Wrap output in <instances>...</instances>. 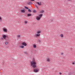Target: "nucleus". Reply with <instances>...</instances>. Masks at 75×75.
Wrapping results in <instances>:
<instances>
[{
    "label": "nucleus",
    "mask_w": 75,
    "mask_h": 75,
    "mask_svg": "<svg viewBox=\"0 0 75 75\" xmlns=\"http://www.w3.org/2000/svg\"><path fill=\"white\" fill-rule=\"evenodd\" d=\"M30 1H34V0H31Z\"/></svg>",
    "instance_id": "28"
},
{
    "label": "nucleus",
    "mask_w": 75,
    "mask_h": 75,
    "mask_svg": "<svg viewBox=\"0 0 75 75\" xmlns=\"http://www.w3.org/2000/svg\"><path fill=\"white\" fill-rule=\"evenodd\" d=\"M3 37L4 39H5L6 38V37H7V35H3Z\"/></svg>",
    "instance_id": "8"
},
{
    "label": "nucleus",
    "mask_w": 75,
    "mask_h": 75,
    "mask_svg": "<svg viewBox=\"0 0 75 75\" xmlns=\"http://www.w3.org/2000/svg\"><path fill=\"white\" fill-rule=\"evenodd\" d=\"M37 4H38V5H39V6H41V3L40 2V3L39 2H37Z\"/></svg>",
    "instance_id": "11"
},
{
    "label": "nucleus",
    "mask_w": 75,
    "mask_h": 75,
    "mask_svg": "<svg viewBox=\"0 0 75 75\" xmlns=\"http://www.w3.org/2000/svg\"><path fill=\"white\" fill-rule=\"evenodd\" d=\"M2 20V18H1V17L0 16V21L1 22V21Z\"/></svg>",
    "instance_id": "20"
},
{
    "label": "nucleus",
    "mask_w": 75,
    "mask_h": 75,
    "mask_svg": "<svg viewBox=\"0 0 75 75\" xmlns=\"http://www.w3.org/2000/svg\"><path fill=\"white\" fill-rule=\"evenodd\" d=\"M36 62L34 59H33L32 61L30 62V65L33 68H35L36 67Z\"/></svg>",
    "instance_id": "1"
},
{
    "label": "nucleus",
    "mask_w": 75,
    "mask_h": 75,
    "mask_svg": "<svg viewBox=\"0 0 75 75\" xmlns=\"http://www.w3.org/2000/svg\"><path fill=\"white\" fill-rule=\"evenodd\" d=\"M41 30H39L36 32V34H35V37H40V35H41V34H40V33H41Z\"/></svg>",
    "instance_id": "2"
},
{
    "label": "nucleus",
    "mask_w": 75,
    "mask_h": 75,
    "mask_svg": "<svg viewBox=\"0 0 75 75\" xmlns=\"http://www.w3.org/2000/svg\"><path fill=\"white\" fill-rule=\"evenodd\" d=\"M21 13H24L25 12V11L24 10H22L21 11Z\"/></svg>",
    "instance_id": "12"
},
{
    "label": "nucleus",
    "mask_w": 75,
    "mask_h": 75,
    "mask_svg": "<svg viewBox=\"0 0 75 75\" xmlns=\"http://www.w3.org/2000/svg\"><path fill=\"white\" fill-rule=\"evenodd\" d=\"M22 45H23V46H25V47H26V46L27 45V43L25 42H23L22 43Z\"/></svg>",
    "instance_id": "4"
},
{
    "label": "nucleus",
    "mask_w": 75,
    "mask_h": 75,
    "mask_svg": "<svg viewBox=\"0 0 75 75\" xmlns=\"http://www.w3.org/2000/svg\"><path fill=\"white\" fill-rule=\"evenodd\" d=\"M38 71H39V70L38 69H35L34 70V71L35 72H38Z\"/></svg>",
    "instance_id": "9"
},
{
    "label": "nucleus",
    "mask_w": 75,
    "mask_h": 75,
    "mask_svg": "<svg viewBox=\"0 0 75 75\" xmlns=\"http://www.w3.org/2000/svg\"><path fill=\"white\" fill-rule=\"evenodd\" d=\"M51 61V60L50 59V58L48 57L47 58V59H46V61L47 62H50Z\"/></svg>",
    "instance_id": "6"
},
{
    "label": "nucleus",
    "mask_w": 75,
    "mask_h": 75,
    "mask_svg": "<svg viewBox=\"0 0 75 75\" xmlns=\"http://www.w3.org/2000/svg\"><path fill=\"white\" fill-rule=\"evenodd\" d=\"M24 53L25 54H27V52H24Z\"/></svg>",
    "instance_id": "24"
},
{
    "label": "nucleus",
    "mask_w": 75,
    "mask_h": 75,
    "mask_svg": "<svg viewBox=\"0 0 75 75\" xmlns=\"http://www.w3.org/2000/svg\"><path fill=\"white\" fill-rule=\"evenodd\" d=\"M25 9H28V8L27 6H25Z\"/></svg>",
    "instance_id": "23"
},
{
    "label": "nucleus",
    "mask_w": 75,
    "mask_h": 75,
    "mask_svg": "<svg viewBox=\"0 0 75 75\" xmlns=\"http://www.w3.org/2000/svg\"><path fill=\"white\" fill-rule=\"evenodd\" d=\"M3 31L4 33H7V30L5 28H3Z\"/></svg>",
    "instance_id": "3"
},
{
    "label": "nucleus",
    "mask_w": 75,
    "mask_h": 75,
    "mask_svg": "<svg viewBox=\"0 0 75 75\" xmlns=\"http://www.w3.org/2000/svg\"><path fill=\"white\" fill-rule=\"evenodd\" d=\"M27 16L28 17H29V16H31V14H28L27 15Z\"/></svg>",
    "instance_id": "18"
},
{
    "label": "nucleus",
    "mask_w": 75,
    "mask_h": 75,
    "mask_svg": "<svg viewBox=\"0 0 75 75\" xmlns=\"http://www.w3.org/2000/svg\"><path fill=\"white\" fill-rule=\"evenodd\" d=\"M36 8H38V7H37V6H36Z\"/></svg>",
    "instance_id": "32"
},
{
    "label": "nucleus",
    "mask_w": 75,
    "mask_h": 75,
    "mask_svg": "<svg viewBox=\"0 0 75 75\" xmlns=\"http://www.w3.org/2000/svg\"><path fill=\"white\" fill-rule=\"evenodd\" d=\"M68 0V1H70L71 0Z\"/></svg>",
    "instance_id": "31"
},
{
    "label": "nucleus",
    "mask_w": 75,
    "mask_h": 75,
    "mask_svg": "<svg viewBox=\"0 0 75 75\" xmlns=\"http://www.w3.org/2000/svg\"><path fill=\"white\" fill-rule=\"evenodd\" d=\"M68 75H71V74H69Z\"/></svg>",
    "instance_id": "30"
},
{
    "label": "nucleus",
    "mask_w": 75,
    "mask_h": 75,
    "mask_svg": "<svg viewBox=\"0 0 75 75\" xmlns=\"http://www.w3.org/2000/svg\"><path fill=\"white\" fill-rule=\"evenodd\" d=\"M72 64L73 65H74V64H75V63H74V62H73Z\"/></svg>",
    "instance_id": "29"
},
{
    "label": "nucleus",
    "mask_w": 75,
    "mask_h": 75,
    "mask_svg": "<svg viewBox=\"0 0 75 75\" xmlns=\"http://www.w3.org/2000/svg\"><path fill=\"white\" fill-rule=\"evenodd\" d=\"M59 74H60V75L62 74V73H61V72L59 73Z\"/></svg>",
    "instance_id": "27"
},
{
    "label": "nucleus",
    "mask_w": 75,
    "mask_h": 75,
    "mask_svg": "<svg viewBox=\"0 0 75 75\" xmlns=\"http://www.w3.org/2000/svg\"><path fill=\"white\" fill-rule=\"evenodd\" d=\"M33 13H37V11H36V10H34L33 11Z\"/></svg>",
    "instance_id": "17"
},
{
    "label": "nucleus",
    "mask_w": 75,
    "mask_h": 75,
    "mask_svg": "<svg viewBox=\"0 0 75 75\" xmlns=\"http://www.w3.org/2000/svg\"><path fill=\"white\" fill-rule=\"evenodd\" d=\"M36 19L37 20H40L41 19L40 18L39 16H37L36 17Z\"/></svg>",
    "instance_id": "5"
},
{
    "label": "nucleus",
    "mask_w": 75,
    "mask_h": 75,
    "mask_svg": "<svg viewBox=\"0 0 75 75\" xmlns=\"http://www.w3.org/2000/svg\"><path fill=\"white\" fill-rule=\"evenodd\" d=\"M8 42H5V45H8Z\"/></svg>",
    "instance_id": "14"
},
{
    "label": "nucleus",
    "mask_w": 75,
    "mask_h": 75,
    "mask_svg": "<svg viewBox=\"0 0 75 75\" xmlns=\"http://www.w3.org/2000/svg\"><path fill=\"white\" fill-rule=\"evenodd\" d=\"M39 17H40V18H41L42 16V14H40L39 15Z\"/></svg>",
    "instance_id": "16"
},
{
    "label": "nucleus",
    "mask_w": 75,
    "mask_h": 75,
    "mask_svg": "<svg viewBox=\"0 0 75 75\" xmlns=\"http://www.w3.org/2000/svg\"><path fill=\"white\" fill-rule=\"evenodd\" d=\"M28 11H29V13H31V11L30 9H28Z\"/></svg>",
    "instance_id": "21"
},
{
    "label": "nucleus",
    "mask_w": 75,
    "mask_h": 75,
    "mask_svg": "<svg viewBox=\"0 0 75 75\" xmlns=\"http://www.w3.org/2000/svg\"><path fill=\"white\" fill-rule=\"evenodd\" d=\"M20 35H18L17 36V37H18V38H20Z\"/></svg>",
    "instance_id": "22"
},
{
    "label": "nucleus",
    "mask_w": 75,
    "mask_h": 75,
    "mask_svg": "<svg viewBox=\"0 0 75 75\" xmlns=\"http://www.w3.org/2000/svg\"><path fill=\"white\" fill-rule=\"evenodd\" d=\"M19 47V48H20L23 49L24 48V46L22 45H20Z\"/></svg>",
    "instance_id": "7"
},
{
    "label": "nucleus",
    "mask_w": 75,
    "mask_h": 75,
    "mask_svg": "<svg viewBox=\"0 0 75 75\" xmlns=\"http://www.w3.org/2000/svg\"><path fill=\"white\" fill-rule=\"evenodd\" d=\"M25 24H27V21H25Z\"/></svg>",
    "instance_id": "25"
},
{
    "label": "nucleus",
    "mask_w": 75,
    "mask_h": 75,
    "mask_svg": "<svg viewBox=\"0 0 75 75\" xmlns=\"http://www.w3.org/2000/svg\"><path fill=\"white\" fill-rule=\"evenodd\" d=\"M44 12V10H42L40 12V13H43Z\"/></svg>",
    "instance_id": "15"
},
{
    "label": "nucleus",
    "mask_w": 75,
    "mask_h": 75,
    "mask_svg": "<svg viewBox=\"0 0 75 75\" xmlns=\"http://www.w3.org/2000/svg\"><path fill=\"white\" fill-rule=\"evenodd\" d=\"M31 3V2H28V4L29 5H30V4Z\"/></svg>",
    "instance_id": "19"
},
{
    "label": "nucleus",
    "mask_w": 75,
    "mask_h": 75,
    "mask_svg": "<svg viewBox=\"0 0 75 75\" xmlns=\"http://www.w3.org/2000/svg\"><path fill=\"white\" fill-rule=\"evenodd\" d=\"M60 37L61 38H64V35L63 34H60Z\"/></svg>",
    "instance_id": "10"
},
{
    "label": "nucleus",
    "mask_w": 75,
    "mask_h": 75,
    "mask_svg": "<svg viewBox=\"0 0 75 75\" xmlns=\"http://www.w3.org/2000/svg\"><path fill=\"white\" fill-rule=\"evenodd\" d=\"M63 54H64V53H61V55H63Z\"/></svg>",
    "instance_id": "26"
},
{
    "label": "nucleus",
    "mask_w": 75,
    "mask_h": 75,
    "mask_svg": "<svg viewBox=\"0 0 75 75\" xmlns=\"http://www.w3.org/2000/svg\"><path fill=\"white\" fill-rule=\"evenodd\" d=\"M33 47L34 48H35L36 47H37V46L35 45H33Z\"/></svg>",
    "instance_id": "13"
}]
</instances>
